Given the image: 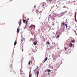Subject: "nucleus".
Listing matches in <instances>:
<instances>
[{"instance_id":"1","label":"nucleus","mask_w":77,"mask_h":77,"mask_svg":"<svg viewBox=\"0 0 77 77\" xmlns=\"http://www.w3.org/2000/svg\"><path fill=\"white\" fill-rule=\"evenodd\" d=\"M42 6L44 7V8L45 9V7H44V6L45 7H47V5H46V3L43 2V3Z\"/></svg>"},{"instance_id":"2","label":"nucleus","mask_w":77,"mask_h":77,"mask_svg":"<svg viewBox=\"0 0 77 77\" xmlns=\"http://www.w3.org/2000/svg\"><path fill=\"white\" fill-rule=\"evenodd\" d=\"M10 71L11 72H14V73H13V74H16V72H15V71H14L13 70V69H11V70H10Z\"/></svg>"},{"instance_id":"3","label":"nucleus","mask_w":77,"mask_h":77,"mask_svg":"<svg viewBox=\"0 0 77 77\" xmlns=\"http://www.w3.org/2000/svg\"><path fill=\"white\" fill-rule=\"evenodd\" d=\"M75 21L77 23V19H76V12L75 13Z\"/></svg>"},{"instance_id":"4","label":"nucleus","mask_w":77,"mask_h":77,"mask_svg":"<svg viewBox=\"0 0 77 77\" xmlns=\"http://www.w3.org/2000/svg\"><path fill=\"white\" fill-rule=\"evenodd\" d=\"M36 12L37 14H39V13H41V11H39V10L38 9L36 10Z\"/></svg>"},{"instance_id":"5","label":"nucleus","mask_w":77,"mask_h":77,"mask_svg":"<svg viewBox=\"0 0 77 77\" xmlns=\"http://www.w3.org/2000/svg\"><path fill=\"white\" fill-rule=\"evenodd\" d=\"M32 77V73H31V72H30L29 73V77Z\"/></svg>"},{"instance_id":"6","label":"nucleus","mask_w":77,"mask_h":77,"mask_svg":"<svg viewBox=\"0 0 77 77\" xmlns=\"http://www.w3.org/2000/svg\"><path fill=\"white\" fill-rule=\"evenodd\" d=\"M37 77H38V75H39V72L38 71L37 72Z\"/></svg>"},{"instance_id":"7","label":"nucleus","mask_w":77,"mask_h":77,"mask_svg":"<svg viewBox=\"0 0 77 77\" xmlns=\"http://www.w3.org/2000/svg\"><path fill=\"white\" fill-rule=\"evenodd\" d=\"M19 29H17V34H18V33H19Z\"/></svg>"},{"instance_id":"8","label":"nucleus","mask_w":77,"mask_h":77,"mask_svg":"<svg viewBox=\"0 0 77 77\" xmlns=\"http://www.w3.org/2000/svg\"><path fill=\"white\" fill-rule=\"evenodd\" d=\"M47 58L46 57L45 58V59L44 61V62H46V61H47Z\"/></svg>"},{"instance_id":"9","label":"nucleus","mask_w":77,"mask_h":77,"mask_svg":"<svg viewBox=\"0 0 77 77\" xmlns=\"http://www.w3.org/2000/svg\"><path fill=\"white\" fill-rule=\"evenodd\" d=\"M32 27H33V24H32L29 27V28H31V29H32Z\"/></svg>"},{"instance_id":"10","label":"nucleus","mask_w":77,"mask_h":77,"mask_svg":"<svg viewBox=\"0 0 77 77\" xmlns=\"http://www.w3.org/2000/svg\"><path fill=\"white\" fill-rule=\"evenodd\" d=\"M72 45H72V43H71L70 44V47H72Z\"/></svg>"},{"instance_id":"11","label":"nucleus","mask_w":77,"mask_h":77,"mask_svg":"<svg viewBox=\"0 0 77 77\" xmlns=\"http://www.w3.org/2000/svg\"><path fill=\"white\" fill-rule=\"evenodd\" d=\"M31 63H32V62L31 61H29L28 63V65H30V63H31Z\"/></svg>"},{"instance_id":"12","label":"nucleus","mask_w":77,"mask_h":77,"mask_svg":"<svg viewBox=\"0 0 77 77\" xmlns=\"http://www.w3.org/2000/svg\"><path fill=\"white\" fill-rule=\"evenodd\" d=\"M52 0H47L48 2H51Z\"/></svg>"},{"instance_id":"13","label":"nucleus","mask_w":77,"mask_h":77,"mask_svg":"<svg viewBox=\"0 0 77 77\" xmlns=\"http://www.w3.org/2000/svg\"><path fill=\"white\" fill-rule=\"evenodd\" d=\"M16 44H17V41H15L14 44V45H16Z\"/></svg>"},{"instance_id":"14","label":"nucleus","mask_w":77,"mask_h":77,"mask_svg":"<svg viewBox=\"0 0 77 77\" xmlns=\"http://www.w3.org/2000/svg\"><path fill=\"white\" fill-rule=\"evenodd\" d=\"M19 25H20L21 24V21L20 20V21L19 22Z\"/></svg>"},{"instance_id":"15","label":"nucleus","mask_w":77,"mask_h":77,"mask_svg":"<svg viewBox=\"0 0 77 77\" xmlns=\"http://www.w3.org/2000/svg\"><path fill=\"white\" fill-rule=\"evenodd\" d=\"M47 71L48 72H51V70L48 69L47 70Z\"/></svg>"},{"instance_id":"16","label":"nucleus","mask_w":77,"mask_h":77,"mask_svg":"<svg viewBox=\"0 0 77 77\" xmlns=\"http://www.w3.org/2000/svg\"><path fill=\"white\" fill-rule=\"evenodd\" d=\"M54 24H55L54 22H52V26H54Z\"/></svg>"},{"instance_id":"17","label":"nucleus","mask_w":77,"mask_h":77,"mask_svg":"<svg viewBox=\"0 0 77 77\" xmlns=\"http://www.w3.org/2000/svg\"><path fill=\"white\" fill-rule=\"evenodd\" d=\"M36 44H37V43L36 42H34V44L35 45H36Z\"/></svg>"},{"instance_id":"18","label":"nucleus","mask_w":77,"mask_h":77,"mask_svg":"<svg viewBox=\"0 0 77 77\" xmlns=\"http://www.w3.org/2000/svg\"><path fill=\"white\" fill-rule=\"evenodd\" d=\"M31 41H34L35 40V39H33L32 38H31Z\"/></svg>"},{"instance_id":"19","label":"nucleus","mask_w":77,"mask_h":77,"mask_svg":"<svg viewBox=\"0 0 77 77\" xmlns=\"http://www.w3.org/2000/svg\"><path fill=\"white\" fill-rule=\"evenodd\" d=\"M65 25L66 27V29H67V27H68V26H67V24H65Z\"/></svg>"},{"instance_id":"20","label":"nucleus","mask_w":77,"mask_h":77,"mask_svg":"<svg viewBox=\"0 0 77 77\" xmlns=\"http://www.w3.org/2000/svg\"><path fill=\"white\" fill-rule=\"evenodd\" d=\"M62 24L63 25V26H65V23H64V22L62 23Z\"/></svg>"},{"instance_id":"21","label":"nucleus","mask_w":77,"mask_h":77,"mask_svg":"<svg viewBox=\"0 0 77 77\" xmlns=\"http://www.w3.org/2000/svg\"><path fill=\"white\" fill-rule=\"evenodd\" d=\"M71 42H72L73 43H74V42H75V41H74V40H72Z\"/></svg>"},{"instance_id":"22","label":"nucleus","mask_w":77,"mask_h":77,"mask_svg":"<svg viewBox=\"0 0 77 77\" xmlns=\"http://www.w3.org/2000/svg\"><path fill=\"white\" fill-rule=\"evenodd\" d=\"M60 36V35H58L56 37V38H59Z\"/></svg>"},{"instance_id":"23","label":"nucleus","mask_w":77,"mask_h":77,"mask_svg":"<svg viewBox=\"0 0 77 77\" xmlns=\"http://www.w3.org/2000/svg\"><path fill=\"white\" fill-rule=\"evenodd\" d=\"M33 27H34V28H35L36 27V26H35V25H33Z\"/></svg>"},{"instance_id":"24","label":"nucleus","mask_w":77,"mask_h":77,"mask_svg":"<svg viewBox=\"0 0 77 77\" xmlns=\"http://www.w3.org/2000/svg\"><path fill=\"white\" fill-rule=\"evenodd\" d=\"M46 43L47 44H50V43H49V42H47Z\"/></svg>"},{"instance_id":"25","label":"nucleus","mask_w":77,"mask_h":77,"mask_svg":"<svg viewBox=\"0 0 77 77\" xmlns=\"http://www.w3.org/2000/svg\"><path fill=\"white\" fill-rule=\"evenodd\" d=\"M57 68H56V67H55L54 69L55 70H57Z\"/></svg>"},{"instance_id":"26","label":"nucleus","mask_w":77,"mask_h":77,"mask_svg":"<svg viewBox=\"0 0 77 77\" xmlns=\"http://www.w3.org/2000/svg\"><path fill=\"white\" fill-rule=\"evenodd\" d=\"M65 50H66V49H68V48H65Z\"/></svg>"},{"instance_id":"27","label":"nucleus","mask_w":77,"mask_h":77,"mask_svg":"<svg viewBox=\"0 0 77 77\" xmlns=\"http://www.w3.org/2000/svg\"><path fill=\"white\" fill-rule=\"evenodd\" d=\"M23 23H25V22H26V20H23Z\"/></svg>"},{"instance_id":"28","label":"nucleus","mask_w":77,"mask_h":77,"mask_svg":"<svg viewBox=\"0 0 77 77\" xmlns=\"http://www.w3.org/2000/svg\"><path fill=\"white\" fill-rule=\"evenodd\" d=\"M75 34H76V35H77V31H76L75 32Z\"/></svg>"},{"instance_id":"29","label":"nucleus","mask_w":77,"mask_h":77,"mask_svg":"<svg viewBox=\"0 0 77 77\" xmlns=\"http://www.w3.org/2000/svg\"><path fill=\"white\" fill-rule=\"evenodd\" d=\"M36 5H35L34 7V8H36Z\"/></svg>"},{"instance_id":"30","label":"nucleus","mask_w":77,"mask_h":77,"mask_svg":"<svg viewBox=\"0 0 77 77\" xmlns=\"http://www.w3.org/2000/svg\"><path fill=\"white\" fill-rule=\"evenodd\" d=\"M10 66L12 68V65H11Z\"/></svg>"},{"instance_id":"31","label":"nucleus","mask_w":77,"mask_h":77,"mask_svg":"<svg viewBox=\"0 0 77 77\" xmlns=\"http://www.w3.org/2000/svg\"><path fill=\"white\" fill-rule=\"evenodd\" d=\"M53 17H53V16H51V18H53Z\"/></svg>"},{"instance_id":"32","label":"nucleus","mask_w":77,"mask_h":77,"mask_svg":"<svg viewBox=\"0 0 77 77\" xmlns=\"http://www.w3.org/2000/svg\"><path fill=\"white\" fill-rule=\"evenodd\" d=\"M27 24V22H26V24Z\"/></svg>"},{"instance_id":"33","label":"nucleus","mask_w":77,"mask_h":77,"mask_svg":"<svg viewBox=\"0 0 77 77\" xmlns=\"http://www.w3.org/2000/svg\"><path fill=\"white\" fill-rule=\"evenodd\" d=\"M49 67H51V66H50V65H49Z\"/></svg>"},{"instance_id":"34","label":"nucleus","mask_w":77,"mask_h":77,"mask_svg":"<svg viewBox=\"0 0 77 77\" xmlns=\"http://www.w3.org/2000/svg\"><path fill=\"white\" fill-rule=\"evenodd\" d=\"M22 52H23V49H22Z\"/></svg>"},{"instance_id":"35","label":"nucleus","mask_w":77,"mask_h":77,"mask_svg":"<svg viewBox=\"0 0 77 77\" xmlns=\"http://www.w3.org/2000/svg\"><path fill=\"white\" fill-rule=\"evenodd\" d=\"M48 75H49V74H50V73H48Z\"/></svg>"},{"instance_id":"36","label":"nucleus","mask_w":77,"mask_h":77,"mask_svg":"<svg viewBox=\"0 0 77 77\" xmlns=\"http://www.w3.org/2000/svg\"><path fill=\"white\" fill-rule=\"evenodd\" d=\"M53 2H54V1H53Z\"/></svg>"},{"instance_id":"37","label":"nucleus","mask_w":77,"mask_h":77,"mask_svg":"<svg viewBox=\"0 0 77 77\" xmlns=\"http://www.w3.org/2000/svg\"><path fill=\"white\" fill-rule=\"evenodd\" d=\"M30 54H29V55H30Z\"/></svg>"},{"instance_id":"38","label":"nucleus","mask_w":77,"mask_h":77,"mask_svg":"<svg viewBox=\"0 0 77 77\" xmlns=\"http://www.w3.org/2000/svg\"><path fill=\"white\" fill-rule=\"evenodd\" d=\"M20 72H22L21 71Z\"/></svg>"},{"instance_id":"39","label":"nucleus","mask_w":77,"mask_h":77,"mask_svg":"<svg viewBox=\"0 0 77 77\" xmlns=\"http://www.w3.org/2000/svg\"><path fill=\"white\" fill-rule=\"evenodd\" d=\"M12 0H11V1H12Z\"/></svg>"},{"instance_id":"40","label":"nucleus","mask_w":77,"mask_h":77,"mask_svg":"<svg viewBox=\"0 0 77 77\" xmlns=\"http://www.w3.org/2000/svg\"><path fill=\"white\" fill-rule=\"evenodd\" d=\"M33 12V11H32V12Z\"/></svg>"}]
</instances>
